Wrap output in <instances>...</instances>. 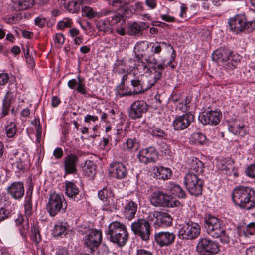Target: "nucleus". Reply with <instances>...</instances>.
<instances>
[{
	"instance_id": "47",
	"label": "nucleus",
	"mask_w": 255,
	"mask_h": 255,
	"mask_svg": "<svg viewBox=\"0 0 255 255\" xmlns=\"http://www.w3.org/2000/svg\"><path fill=\"white\" fill-rule=\"evenodd\" d=\"M113 71L119 74L123 73L126 70L125 63L123 60H118L114 64Z\"/></svg>"
},
{
	"instance_id": "1",
	"label": "nucleus",
	"mask_w": 255,
	"mask_h": 255,
	"mask_svg": "<svg viewBox=\"0 0 255 255\" xmlns=\"http://www.w3.org/2000/svg\"><path fill=\"white\" fill-rule=\"evenodd\" d=\"M175 53L173 51L168 61L165 59H162L159 63L158 62L153 56H149L143 61H138L135 64L137 70L140 73H145L151 76L147 83L142 79V76L133 77L131 79V85L132 87L133 93L134 95L143 93L150 89L162 77V72L168 66L172 69L176 65L172 64L175 60Z\"/></svg>"
},
{
	"instance_id": "33",
	"label": "nucleus",
	"mask_w": 255,
	"mask_h": 255,
	"mask_svg": "<svg viewBox=\"0 0 255 255\" xmlns=\"http://www.w3.org/2000/svg\"><path fill=\"white\" fill-rule=\"evenodd\" d=\"M96 28L99 31L105 34H111L113 33V28L110 23V19L107 17L104 19H100L95 21Z\"/></svg>"
},
{
	"instance_id": "43",
	"label": "nucleus",
	"mask_w": 255,
	"mask_h": 255,
	"mask_svg": "<svg viewBox=\"0 0 255 255\" xmlns=\"http://www.w3.org/2000/svg\"><path fill=\"white\" fill-rule=\"evenodd\" d=\"M229 130L234 134L241 136H244L245 134L243 125H238L237 124L235 123L229 126Z\"/></svg>"
},
{
	"instance_id": "41",
	"label": "nucleus",
	"mask_w": 255,
	"mask_h": 255,
	"mask_svg": "<svg viewBox=\"0 0 255 255\" xmlns=\"http://www.w3.org/2000/svg\"><path fill=\"white\" fill-rule=\"evenodd\" d=\"M190 102V98L189 97H186L178 103L176 105V110L182 112L187 113L186 112L189 110Z\"/></svg>"
},
{
	"instance_id": "53",
	"label": "nucleus",
	"mask_w": 255,
	"mask_h": 255,
	"mask_svg": "<svg viewBox=\"0 0 255 255\" xmlns=\"http://www.w3.org/2000/svg\"><path fill=\"white\" fill-rule=\"evenodd\" d=\"M246 236L254 235L255 233V222L249 223L243 230Z\"/></svg>"
},
{
	"instance_id": "56",
	"label": "nucleus",
	"mask_w": 255,
	"mask_h": 255,
	"mask_svg": "<svg viewBox=\"0 0 255 255\" xmlns=\"http://www.w3.org/2000/svg\"><path fill=\"white\" fill-rule=\"evenodd\" d=\"M162 50V48L161 46L159 44L156 45V44H153V45L151 47V52L152 54L148 56L146 58H148L149 56H153L156 60L157 59L154 56V54H159ZM146 59V58H145ZM145 59V58L142 60V61H143Z\"/></svg>"
},
{
	"instance_id": "3",
	"label": "nucleus",
	"mask_w": 255,
	"mask_h": 255,
	"mask_svg": "<svg viewBox=\"0 0 255 255\" xmlns=\"http://www.w3.org/2000/svg\"><path fill=\"white\" fill-rule=\"evenodd\" d=\"M232 200L241 209L250 210L255 206V191L249 186H238L233 191Z\"/></svg>"
},
{
	"instance_id": "13",
	"label": "nucleus",
	"mask_w": 255,
	"mask_h": 255,
	"mask_svg": "<svg viewBox=\"0 0 255 255\" xmlns=\"http://www.w3.org/2000/svg\"><path fill=\"white\" fill-rule=\"evenodd\" d=\"M194 115L191 112L176 116L172 122L175 130L180 131L187 128L194 121Z\"/></svg>"
},
{
	"instance_id": "30",
	"label": "nucleus",
	"mask_w": 255,
	"mask_h": 255,
	"mask_svg": "<svg viewBox=\"0 0 255 255\" xmlns=\"http://www.w3.org/2000/svg\"><path fill=\"white\" fill-rule=\"evenodd\" d=\"M154 176L159 180H167L171 178L172 172L170 168L163 166L155 167L154 168Z\"/></svg>"
},
{
	"instance_id": "24",
	"label": "nucleus",
	"mask_w": 255,
	"mask_h": 255,
	"mask_svg": "<svg viewBox=\"0 0 255 255\" xmlns=\"http://www.w3.org/2000/svg\"><path fill=\"white\" fill-rule=\"evenodd\" d=\"M231 54V50L226 47H221L214 51L212 53V59L219 64L224 65L228 58Z\"/></svg>"
},
{
	"instance_id": "64",
	"label": "nucleus",
	"mask_w": 255,
	"mask_h": 255,
	"mask_svg": "<svg viewBox=\"0 0 255 255\" xmlns=\"http://www.w3.org/2000/svg\"><path fill=\"white\" fill-rule=\"evenodd\" d=\"M136 255H153V253L145 249H138Z\"/></svg>"
},
{
	"instance_id": "11",
	"label": "nucleus",
	"mask_w": 255,
	"mask_h": 255,
	"mask_svg": "<svg viewBox=\"0 0 255 255\" xmlns=\"http://www.w3.org/2000/svg\"><path fill=\"white\" fill-rule=\"evenodd\" d=\"M131 228L134 234L143 241H147L149 239L151 226L147 220L138 219L132 223Z\"/></svg>"
},
{
	"instance_id": "22",
	"label": "nucleus",
	"mask_w": 255,
	"mask_h": 255,
	"mask_svg": "<svg viewBox=\"0 0 255 255\" xmlns=\"http://www.w3.org/2000/svg\"><path fill=\"white\" fill-rule=\"evenodd\" d=\"M103 16H108L111 27L116 25H122L125 23V18L123 14L114 11L104 9L103 10Z\"/></svg>"
},
{
	"instance_id": "50",
	"label": "nucleus",
	"mask_w": 255,
	"mask_h": 255,
	"mask_svg": "<svg viewBox=\"0 0 255 255\" xmlns=\"http://www.w3.org/2000/svg\"><path fill=\"white\" fill-rule=\"evenodd\" d=\"M109 5L116 8H123L128 4L126 0H107Z\"/></svg>"
},
{
	"instance_id": "20",
	"label": "nucleus",
	"mask_w": 255,
	"mask_h": 255,
	"mask_svg": "<svg viewBox=\"0 0 255 255\" xmlns=\"http://www.w3.org/2000/svg\"><path fill=\"white\" fill-rule=\"evenodd\" d=\"M150 215L155 217L156 222L159 226L167 227L171 226L172 224L171 215L166 212L155 211L150 212Z\"/></svg>"
},
{
	"instance_id": "46",
	"label": "nucleus",
	"mask_w": 255,
	"mask_h": 255,
	"mask_svg": "<svg viewBox=\"0 0 255 255\" xmlns=\"http://www.w3.org/2000/svg\"><path fill=\"white\" fill-rule=\"evenodd\" d=\"M31 239L36 244L39 243L41 240L38 227L34 225L31 228Z\"/></svg>"
},
{
	"instance_id": "6",
	"label": "nucleus",
	"mask_w": 255,
	"mask_h": 255,
	"mask_svg": "<svg viewBox=\"0 0 255 255\" xmlns=\"http://www.w3.org/2000/svg\"><path fill=\"white\" fill-rule=\"evenodd\" d=\"M105 233L111 242L121 247L126 244L129 238L125 225L118 221L110 223Z\"/></svg>"
},
{
	"instance_id": "61",
	"label": "nucleus",
	"mask_w": 255,
	"mask_h": 255,
	"mask_svg": "<svg viewBox=\"0 0 255 255\" xmlns=\"http://www.w3.org/2000/svg\"><path fill=\"white\" fill-rule=\"evenodd\" d=\"M98 120V117L97 116L87 114L84 118V121L85 123H90L91 122L95 123Z\"/></svg>"
},
{
	"instance_id": "4",
	"label": "nucleus",
	"mask_w": 255,
	"mask_h": 255,
	"mask_svg": "<svg viewBox=\"0 0 255 255\" xmlns=\"http://www.w3.org/2000/svg\"><path fill=\"white\" fill-rule=\"evenodd\" d=\"M77 231L79 233L85 235L83 238L84 247L90 253L95 252L102 242V231L100 229L90 228L85 224L79 226Z\"/></svg>"
},
{
	"instance_id": "60",
	"label": "nucleus",
	"mask_w": 255,
	"mask_h": 255,
	"mask_svg": "<svg viewBox=\"0 0 255 255\" xmlns=\"http://www.w3.org/2000/svg\"><path fill=\"white\" fill-rule=\"evenodd\" d=\"M32 190H31L29 189L26 192V196H25L24 200V205H32Z\"/></svg>"
},
{
	"instance_id": "59",
	"label": "nucleus",
	"mask_w": 255,
	"mask_h": 255,
	"mask_svg": "<svg viewBox=\"0 0 255 255\" xmlns=\"http://www.w3.org/2000/svg\"><path fill=\"white\" fill-rule=\"evenodd\" d=\"M9 75L7 73H0V85L3 86L6 85L9 81Z\"/></svg>"
},
{
	"instance_id": "55",
	"label": "nucleus",
	"mask_w": 255,
	"mask_h": 255,
	"mask_svg": "<svg viewBox=\"0 0 255 255\" xmlns=\"http://www.w3.org/2000/svg\"><path fill=\"white\" fill-rule=\"evenodd\" d=\"M10 216V212L5 208L2 207L0 209V221L8 218Z\"/></svg>"
},
{
	"instance_id": "5",
	"label": "nucleus",
	"mask_w": 255,
	"mask_h": 255,
	"mask_svg": "<svg viewBox=\"0 0 255 255\" xmlns=\"http://www.w3.org/2000/svg\"><path fill=\"white\" fill-rule=\"evenodd\" d=\"M227 27L235 34L252 32L255 29V18L250 19L244 14H237L228 20Z\"/></svg>"
},
{
	"instance_id": "12",
	"label": "nucleus",
	"mask_w": 255,
	"mask_h": 255,
	"mask_svg": "<svg viewBox=\"0 0 255 255\" xmlns=\"http://www.w3.org/2000/svg\"><path fill=\"white\" fill-rule=\"evenodd\" d=\"M196 250L199 253H206L215 254L219 251V245L215 241L208 238H201L198 240Z\"/></svg>"
},
{
	"instance_id": "44",
	"label": "nucleus",
	"mask_w": 255,
	"mask_h": 255,
	"mask_svg": "<svg viewBox=\"0 0 255 255\" xmlns=\"http://www.w3.org/2000/svg\"><path fill=\"white\" fill-rule=\"evenodd\" d=\"M191 140L196 144L203 145L206 143V137L201 132L193 133L191 137Z\"/></svg>"
},
{
	"instance_id": "16",
	"label": "nucleus",
	"mask_w": 255,
	"mask_h": 255,
	"mask_svg": "<svg viewBox=\"0 0 255 255\" xmlns=\"http://www.w3.org/2000/svg\"><path fill=\"white\" fill-rule=\"evenodd\" d=\"M176 235L173 232L162 231L154 234V240L160 247H168L175 241Z\"/></svg>"
},
{
	"instance_id": "19",
	"label": "nucleus",
	"mask_w": 255,
	"mask_h": 255,
	"mask_svg": "<svg viewBox=\"0 0 255 255\" xmlns=\"http://www.w3.org/2000/svg\"><path fill=\"white\" fill-rule=\"evenodd\" d=\"M7 193L12 198L19 200L24 195V187L23 182L15 181L12 183L7 188Z\"/></svg>"
},
{
	"instance_id": "31",
	"label": "nucleus",
	"mask_w": 255,
	"mask_h": 255,
	"mask_svg": "<svg viewBox=\"0 0 255 255\" xmlns=\"http://www.w3.org/2000/svg\"><path fill=\"white\" fill-rule=\"evenodd\" d=\"M188 163L190 169L189 172H194L195 174L198 175L203 172V164L198 158L192 157L189 159Z\"/></svg>"
},
{
	"instance_id": "58",
	"label": "nucleus",
	"mask_w": 255,
	"mask_h": 255,
	"mask_svg": "<svg viewBox=\"0 0 255 255\" xmlns=\"http://www.w3.org/2000/svg\"><path fill=\"white\" fill-rule=\"evenodd\" d=\"M11 164L13 166V168L15 167L17 170H21L24 169V164L19 157L14 162H11Z\"/></svg>"
},
{
	"instance_id": "49",
	"label": "nucleus",
	"mask_w": 255,
	"mask_h": 255,
	"mask_svg": "<svg viewBox=\"0 0 255 255\" xmlns=\"http://www.w3.org/2000/svg\"><path fill=\"white\" fill-rule=\"evenodd\" d=\"M29 227V220H27L26 223H23L19 228L20 235L21 236L24 241H27Z\"/></svg>"
},
{
	"instance_id": "21",
	"label": "nucleus",
	"mask_w": 255,
	"mask_h": 255,
	"mask_svg": "<svg viewBox=\"0 0 255 255\" xmlns=\"http://www.w3.org/2000/svg\"><path fill=\"white\" fill-rule=\"evenodd\" d=\"M65 174H70L76 172V165L78 162V157L74 154H69L64 159Z\"/></svg>"
},
{
	"instance_id": "18",
	"label": "nucleus",
	"mask_w": 255,
	"mask_h": 255,
	"mask_svg": "<svg viewBox=\"0 0 255 255\" xmlns=\"http://www.w3.org/2000/svg\"><path fill=\"white\" fill-rule=\"evenodd\" d=\"M157 153L154 147H149L148 148L141 150L138 155L139 161L144 164L155 162V158Z\"/></svg>"
},
{
	"instance_id": "32",
	"label": "nucleus",
	"mask_w": 255,
	"mask_h": 255,
	"mask_svg": "<svg viewBox=\"0 0 255 255\" xmlns=\"http://www.w3.org/2000/svg\"><path fill=\"white\" fill-rule=\"evenodd\" d=\"M242 57L238 54L233 52L231 51V54L229 57L227 59V61L224 63L223 67L227 70H232L237 67L240 62Z\"/></svg>"
},
{
	"instance_id": "2",
	"label": "nucleus",
	"mask_w": 255,
	"mask_h": 255,
	"mask_svg": "<svg viewBox=\"0 0 255 255\" xmlns=\"http://www.w3.org/2000/svg\"><path fill=\"white\" fill-rule=\"evenodd\" d=\"M204 223L207 233L213 238H220L223 244L228 243L230 240L235 238L236 231L232 229H224L221 226L222 220L213 215H206Z\"/></svg>"
},
{
	"instance_id": "37",
	"label": "nucleus",
	"mask_w": 255,
	"mask_h": 255,
	"mask_svg": "<svg viewBox=\"0 0 255 255\" xmlns=\"http://www.w3.org/2000/svg\"><path fill=\"white\" fill-rule=\"evenodd\" d=\"M82 14L83 16H86L88 19H92L95 17H101L103 16V10L101 12H97L92 7L82 6Z\"/></svg>"
},
{
	"instance_id": "26",
	"label": "nucleus",
	"mask_w": 255,
	"mask_h": 255,
	"mask_svg": "<svg viewBox=\"0 0 255 255\" xmlns=\"http://www.w3.org/2000/svg\"><path fill=\"white\" fill-rule=\"evenodd\" d=\"M66 195L69 198L78 201L79 189L76 183L73 181H65L64 183Z\"/></svg>"
},
{
	"instance_id": "27",
	"label": "nucleus",
	"mask_w": 255,
	"mask_h": 255,
	"mask_svg": "<svg viewBox=\"0 0 255 255\" xmlns=\"http://www.w3.org/2000/svg\"><path fill=\"white\" fill-rule=\"evenodd\" d=\"M14 100L13 93L11 92H7L2 100L1 111L0 114L1 118H3L8 114L10 106Z\"/></svg>"
},
{
	"instance_id": "39",
	"label": "nucleus",
	"mask_w": 255,
	"mask_h": 255,
	"mask_svg": "<svg viewBox=\"0 0 255 255\" xmlns=\"http://www.w3.org/2000/svg\"><path fill=\"white\" fill-rule=\"evenodd\" d=\"M139 147V143L135 137L128 138L126 142L123 143L124 150H137Z\"/></svg>"
},
{
	"instance_id": "29",
	"label": "nucleus",
	"mask_w": 255,
	"mask_h": 255,
	"mask_svg": "<svg viewBox=\"0 0 255 255\" xmlns=\"http://www.w3.org/2000/svg\"><path fill=\"white\" fill-rule=\"evenodd\" d=\"M165 189L171 194L179 198H185L186 197V193L183 189L174 182H169L167 183Z\"/></svg>"
},
{
	"instance_id": "8",
	"label": "nucleus",
	"mask_w": 255,
	"mask_h": 255,
	"mask_svg": "<svg viewBox=\"0 0 255 255\" xmlns=\"http://www.w3.org/2000/svg\"><path fill=\"white\" fill-rule=\"evenodd\" d=\"M201 233L200 225L191 220L179 225L178 237L181 240H192L198 238Z\"/></svg>"
},
{
	"instance_id": "42",
	"label": "nucleus",
	"mask_w": 255,
	"mask_h": 255,
	"mask_svg": "<svg viewBox=\"0 0 255 255\" xmlns=\"http://www.w3.org/2000/svg\"><path fill=\"white\" fill-rule=\"evenodd\" d=\"M104 203L102 205V210L110 213L115 212L118 209L117 204L113 201V200H106L103 201Z\"/></svg>"
},
{
	"instance_id": "40",
	"label": "nucleus",
	"mask_w": 255,
	"mask_h": 255,
	"mask_svg": "<svg viewBox=\"0 0 255 255\" xmlns=\"http://www.w3.org/2000/svg\"><path fill=\"white\" fill-rule=\"evenodd\" d=\"M96 165L91 160H86L83 167L85 174L88 176H92L95 173Z\"/></svg>"
},
{
	"instance_id": "36",
	"label": "nucleus",
	"mask_w": 255,
	"mask_h": 255,
	"mask_svg": "<svg viewBox=\"0 0 255 255\" xmlns=\"http://www.w3.org/2000/svg\"><path fill=\"white\" fill-rule=\"evenodd\" d=\"M6 136L8 138L13 137L17 131V124L15 120H7L4 126Z\"/></svg>"
},
{
	"instance_id": "62",
	"label": "nucleus",
	"mask_w": 255,
	"mask_h": 255,
	"mask_svg": "<svg viewBox=\"0 0 255 255\" xmlns=\"http://www.w3.org/2000/svg\"><path fill=\"white\" fill-rule=\"evenodd\" d=\"M24 209L27 220H29L32 213V205H24Z\"/></svg>"
},
{
	"instance_id": "34",
	"label": "nucleus",
	"mask_w": 255,
	"mask_h": 255,
	"mask_svg": "<svg viewBox=\"0 0 255 255\" xmlns=\"http://www.w3.org/2000/svg\"><path fill=\"white\" fill-rule=\"evenodd\" d=\"M148 27L144 22H134L129 26L128 33L131 36H139Z\"/></svg>"
},
{
	"instance_id": "9",
	"label": "nucleus",
	"mask_w": 255,
	"mask_h": 255,
	"mask_svg": "<svg viewBox=\"0 0 255 255\" xmlns=\"http://www.w3.org/2000/svg\"><path fill=\"white\" fill-rule=\"evenodd\" d=\"M184 184L191 195L195 196L201 195L204 182L198 175L191 172L187 173L184 178Z\"/></svg>"
},
{
	"instance_id": "23",
	"label": "nucleus",
	"mask_w": 255,
	"mask_h": 255,
	"mask_svg": "<svg viewBox=\"0 0 255 255\" xmlns=\"http://www.w3.org/2000/svg\"><path fill=\"white\" fill-rule=\"evenodd\" d=\"M78 81L75 79L70 80L68 83L67 85L71 89H76L77 92L83 95L87 94V90L86 86L85 79L84 78H81L80 75L77 76Z\"/></svg>"
},
{
	"instance_id": "7",
	"label": "nucleus",
	"mask_w": 255,
	"mask_h": 255,
	"mask_svg": "<svg viewBox=\"0 0 255 255\" xmlns=\"http://www.w3.org/2000/svg\"><path fill=\"white\" fill-rule=\"evenodd\" d=\"M67 208V203L64 196L55 192L50 193L46 209L49 216L54 217L59 213H65Z\"/></svg>"
},
{
	"instance_id": "57",
	"label": "nucleus",
	"mask_w": 255,
	"mask_h": 255,
	"mask_svg": "<svg viewBox=\"0 0 255 255\" xmlns=\"http://www.w3.org/2000/svg\"><path fill=\"white\" fill-rule=\"evenodd\" d=\"M35 24L38 27H43L47 22L46 18L41 16H38L35 19Z\"/></svg>"
},
{
	"instance_id": "14",
	"label": "nucleus",
	"mask_w": 255,
	"mask_h": 255,
	"mask_svg": "<svg viewBox=\"0 0 255 255\" xmlns=\"http://www.w3.org/2000/svg\"><path fill=\"white\" fill-rule=\"evenodd\" d=\"M108 172L111 178L119 180L127 177L128 173L126 166L120 162L111 163L109 165Z\"/></svg>"
},
{
	"instance_id": "51",
	"label": "nucleus",
	"mask_w": 255,
	"mask_h": 255,
	"mask_svg": "<svg viewBox=\"0 0 255 255\" xmlns=\"http://www.w3.org/2000/svg\"><path fill=\"white\" fill-rule=\"evenodd\" d=\"M73 21L71 19L64 18L58 22L57 27L60 29H64V28L71 27Z\"/></svg>"
},
{
	"instance_id": "25",
	"label": "nucleus",
	"mask_w": 255,
	"mask_h": 255,
	"mask_svg": "<svg viewBox=\"0 0 255 255\" xmlns=\"http://www.w3.org/2000/svg\"><path fill=\"white\" fill-rule=\"evenodd\" d=\"M138 207L137 203L132 200H127L124 207L123 215L129 220L134 218Z\"/></svg>"
},
{
	"instance_id": "17",
	"label": "nucleus",
	"mask_w": 255,
	"mask_h": 255,
	"mask_svg": "<svg viewBox=\"0 0 255 255\" xmlns=\"http://www.w3.org/2000/svg\"><path fill=\"white\" fill-rule=\"evenodd\" d=\"M147 110V105L143 100L134 101L130 106L129 117L133 119L140 118Z\"/></svg>"
},
{
	"instance_id": "45",
	"label": "nucleus",
	"mask_w": 255,
	"mask_h": 255,
	"mask_svg": "<svg viewBox=\"0 0 255 255\" xmlns=\"http://www.w3.org/2000/svg\"><path fill=\"white\" fill-rule=\"evenodd\" d=\"M82 4L73 0L72 1H70L64 9L70 13H76L80 11V7H82Z\"/></svg>"
},
{
	"instance_id": "28",
	"label": "nucleus",
	"mask_w": 255,
	"mask_h": 255,
	"mask_svg": "<svg viewBox=\"0 0 255 255\" xmlns=\"http://www.w3.org/2000/svg\"><path fill=\"white\" fill-rule=\"evenodd\" d=\"M69 225L67 222L58 220L54 224L52 234L55 237H62L67 234Z\"/></svg>"
},
{
	"instance_id": "54",
	"label": "nucleus",
	"mask_w": 255,
	"mask_h": 255,
	"mask_svg": "<svg viewBox=\"0 0 255 255\" xmlns=\"http://www.w3.org/2000/svg\"><path fill=\"white\" fill-rule=\"evenodd\" d=\"M245 173L248 177L255 178V164L248 166L245 170Z\"/></svg>"
},
{
	"instance_id": "35",
	"label": "nucleus",
	"mask_w": 255,
	"mask_h": 255,
	"mask_svg": "<svg viewBox=\"0 0 255 255\" xmlns=\"http://www.w3.org/2000/svg\"><path fill=\"white\" fill-rule=\"evenodd\" d=\"M116 96L118 98L125 96H134L132 89L127 84H120L118 85L116 91Z\"/></svg>"
},
{
	"instance_id": "63",
	"label": "nucleus",
	"mask_w": 255,
	"mask_h": 255,
	"mask_svg": "<svg viewBox=\"0 0 255 255\" xmlns=\"http://www.w3.org/2000/svg\"><path fill=\"white\" fill-rule=\"evenodd\" d=\"M183 99L180 94L174 93L171 95L170 100L173 103H175L180 102Z\"/></svg>"
},
{
	"instance_id": "48",
	"label": "nucleus",
	"mask_w": 255,
	"mask_h": 255,
	"mask_svg": "<svg viewBox=\"0 0 255 255\" xmlns=\"http://www.w3.org/2000/svg\"><path fill=\"white\" fill-rule=\"evenodd\" d=\"M34 3V0H19L17 5L19 10H26L32 7Z\"/></svg>"
},
{
	"instance_id": "52",
	"label": "nucleus",
	"mask_w": 255,
	"mask_h": 255,
	"mask_svg": "<svg viewBox=\"0 0 255 255\" xmlns=\"http://www.w3.org/2000/svg\"><path fill=\"white\" fill-rule=\"evenodd\" d=\"M111 192L106 187H103L98 193V197L101 200H108V198L110 197Z\"/></svg>"
},
{
	"instance_id": "38",
	"label": "nucleus",
	"mask_w": 255,
	"mask_h": 255,
	"mask_svg": "<svg viewBox=\"0 0 255 255\" xmlns=\"http://www.w3.org/2000/svg\"><path fill=\"white\" fill-rule=\"evenodd\" d=\"M148 131L153 137L159 139H166L167 138V134L160 128L152 126L148 128Z\"/></svg>"
},
{
	"instance_id": "15",
	"label": "nucleus",
	"mask_w": 255,
	"mask_h": 255,
	"mask_svg": "<svg viewBox=\"0 0 255 255\" xmlns=\"http://www.w3.org/2000/svg\"><path fill=\"white\" fill-rule=\"evenodd\" d=\"M222 117L221 112L217 111H210L202 113L199 115L198 119L203 125H217Z\"/></svg>"
},
{
	"instance_id": "10",
	"label": "nucleus",
	"mask_w": 255,
	"mask_h": 255,
	"mask_svg": "<svg viewBox=\"0 0 255 255\" xmlns=\"http://www.w3.org/2000/svg\"><path fill=\"white\" fill-rule=\"evenodd\" d=\"M150 202L155 207H174L180 204V202L167 194L161 191L154 192L150 197Z\"/></svg>"
}]
</instances>
